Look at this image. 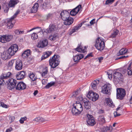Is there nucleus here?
Segmentation results:
<instances>
[{"mask_svg":"<svg viewBox=\"0 0 132 132\" xmlns=\"http://www.w3.org/2000/svg\"><path fill=\"white\" fill-rule=\"evenodd\" d=\"M83 110V108L81 104L79 102H76L73 104L72 109V112L73 115L77 116L80 114Z\"/></svg>","mask_w":132,"mask_h":132,"instance_id":"1","label":"nucleus"},{"mask_svg":"<svg viewBox=\"0 0 132 132\" xmlns=\"http://www.w3.org/2000/svg\"><path fill=\"white\" fill-rule=\"evenodd\" d=\"M60 57L59 55H54L50 59L49 62L51 68L54 69L59 65L60 62Z\"/></svg>","mask_w":132,"mask_h":132,"instance_id":"2","label":"nucleus"},{"mask_svg":"<svg viewBox=\"0 0 132 132\" xmlns=\"http://www.w3.org/2000/svg\"><path fill=\"white\" fill-rule=\"evenodd\" d=\"M103 39L98 37L96 40L95 46L98 50L101 51L103 50L105 47V43Z\"/></svg>","mask_w":132,"mask_h":132,"instance_id":"3","label":"nucleus"},{"mask_svg":"<svg viewBox=\"0 0 132 132\" xmlns=\"http://www.w3.org/2000/svg\"><path fill=\"white\" fill-rule=\"evenodd\" d=\"M126 95V91L125 89L119 88L117 89L116 96L117 99L122 100Z\"/></svg>","mask_w":132,"mask_h":132,"instance_id":"4","label":"nucleus"},{"mask_svg":"<svg viewBox=\"0 0 132 132\" xmlns=\"http://www.w3.org/2000/svg\"><path fill=\"white\" fill-rule=\"evenodd\" d=\"M12 74L10 72H8L6 73H3L0 76V86L1 85H3L5 83L4 79H6L10 77Z\"/></svg>","mask_w":132,"mask_h":132,"instance_id":"5","label":"nucleus"},{"mask_svg":"<svg viewBox=\"0 0 132 132\" xmlns=\"http://www.w3.org/2000/svg\"><path fill=\"white\" fill-rule=\"evenodd\" d=\"M9 83L7 84V88L8 89L12 90L14 88H16L17 84L16 80L13 78L9 79L8 80Z\"/></svg>","mask_w":132,"mask_h":132,"instance_id":"6","label":"nucleus"},{"mask_svg":"<svg viewBox=\"0 0 132 132\" xmlns=\"http://www.w3.org/2000/svg\"><path fill=\"white\" fill-rule=\"evenodd\" d=\"M12 36L10 35H0V42L6 43L9 42L12 39Z\"/></svg>","mask_w":132,"mask_h":132,"instance_id":"7","label":"nucleus"},{"mask_svg":"<svg viewBox=\"0 0 132 132\" xmlns=\"http://www.w3.org/2000/svg\"><path fill=\"white\" fill-rule=\"evenodd\" d=\"M87 97L89 100L93 101H95L97 100L99 97L98 95L92 91H90L87 95Z\"/></svg>","mask_w":132,"mask_h":132,"instance_id":"8","label":"nucleus"},{"mask_svg":"<svg viewBox=\"0 0 132 132\" xmlns=\"http://www.w3.org/2000/svg\"><path fill=\"white\" fill-rule=\"evenodd\" d=\"M111 88V87L110 84H105L102 87L101 92L106 94H109L110 93Z\"/></svg>","mask_w":132,"mask_h":132,"instance_id":"9","label":"nucleus"},{"mask_svg":"<svg viewBox=\"0 0 132 132\" xmlns=\"http://www.w3.org/2000/svg\"><path fill=\"white\" fill-rule=\"evenodd\" d=\"M87 124L90 126H93L96 123L95 121L94 117L92 115L87 114Z\"/></svg>","mask_w":132,"mask_h":132,"instance_id":"10","label":"nucleus"},{"mask_svg":"<svg viewBox=\"0 0 132 132\" xmlns=\"http://www.w3.org/2000/svg\"><path fill=\"white\" fill-rule=\"evenodd\" d=\"M57 28L55 25L53 24H50L48 27L44 31L47 33H51L56 31Z\"/></svg>","mask_w":132,"mask_h":132,"instance_id":"11","label":"nucleus"},{"mask_svg":"<svg viewBox=\"0 0 132 132\" xmlns=\"http://www.w3.org/2000/svg\"><path fill=\"white\" fill-rule=\"evenodd\" d=\"M43 0H38L37 3H36L33 6L32 8H38V7L40 6V7H42L44 8L46 7V3H44L43 4Z\"/></svg>","mask_w":132,"mask_h":132,"instance_id":"12","label":"nucleus"},{"mask_svg":"<svg viewBox=\"0 0 132 132\" xmlns=\"http://www.w3.org/2000/svg\"><path fill=\"white\" fill-rule=\"evenodd\" d=\"M62 19L63 20H65L70 16V13L66 10H64L60 13Z\"/></svg>","mask_w":132,"mask_h":132,"instance_id":"13","label":"nucleus"},{"mask_svg":"<svg viewBox=\"0 0 132 132\" xmlns=\"http://www.w3.org/2000/svg\"><path fill=\"white\" fill-rule=\"evenodd\" d=\"M127 72V74L129 75H132V62H130L128 64V67L127 68V70H123L122 71V73L125 74Z\"/></svg>","mask_w":132,"mask_h":132,"instance_id":"14","label":"nucleus"},{"mask_svg":"<svg viewBox=\"0 0 132 132\" xmlns=\"http://www.w3.org/2000/svg\"><path fill=\"white\" fill-rule=\"evenodd\" d=\"M26 85L23 82H21L18 83L16 87V89L17 90H21L26 88Z\"/></svg>","mask_w":132,"mask_h":132,"instance_id":"15","label":"nucleus"},{"mask_svg":"<svg viewBox=\"0 0 132 132\" xmlns=\"http://www.w3.org/2000/svg\"><path fill=\"white\" fill-rule=\"evenodd\" d=\"M48 44V42L46 39L40 40L38 43L37 47L42 48L46 46Z\"/></svg>","mask_w":132,"mask_h":132,"instance_id":"16","label":"nucleus"},{"mask_svg":"<svg viewBox=\"0 0 132 132\" xmlns=\"http://www.w3.org/2000/svg\"><path fill=\"white\" fill-rule=\"evenodd\" d=\"M84 55L83 54H78L76 55L73 56L74 61L75 62H79V60L84 57Z\"/></svg>","mask_w":132,"mask_h":132,"instance_id":"17","label":"nucleus"},{"mask_svg":"<svg viewBox=\"0 0 132 132\" xmlns=\"http://www.w3.org/2000/svg\"><path fill=\"white\" fill-rule=\"evenodd\" d=\"M15 68L19 70L22 69L23 65L22 62L21 60H17L16 61Z\"/></svg>","mask_w":132,"mask_h":132,"instance_id":"18","label":"nucleus"},{"mask_svg":"<svg viewBox=\"0 0 132 132\" xmlns=\"http://www.w3.org/2000/svg\"><path fill=\"white\" fill-rule=\"evenodd\" d=\"M2 58L4 60L10 59L11 57L7 52L4 51L1 55Z\"/></svg>","mask_w":132,"mask_h":132,"instance_id":"19","label":"nucleus"},{"mask_svg":"<svg viewBox=\"0 0 132 132\" xmlns=\"http://www.w3.org/2000/svg\"><path fill=\"white\" fill-rule=\"evenodd\" d=\"M25 73L24 71H21L18 72L16 75V78L18 80H21L25 78Z\"/></svg>","mask_w":132,"mask_h":132,"instance_id":"20","label":"nucleus"},{"mask_svg":"<svg viewBox=\"0 0 132 132\" xmlns=\"http://www.w3.org/2000/svg\"><path fill=\"white\" fill-rule=\"evenodd\" d=\"M14 19H11V18L10 19H6V24L7 26V28L9 29H11L13 27V24L12 23V21Z\"/></svg>","mask_w":132,"mask_h":132,"instance_id":"21","label":"nucleus"},{"mask_svg":"<svg viewBox=\"0 0 132 132\" xmlns=\"http://www.w3.org/2000/svg\"><path fill=\"white\" fill-rule=\"evenodd\" d=\"M83 102L84 103V106L86 109H88L90 108L91 106L90 102L87 100L86 98H84Z\"/></svg>","mask_w":132,"mask_h":132,"instance_id":"22","label":"nucleus"},{"mask_svg":"<svg viewBox=\"0 0 132 132\" xmlns=\"http://www.w3.org/2000/svg\"><path fill=\"white\" fill-rule=\"evenodd\" d=\"M73 19L70 16L69 17L67 20H64L65 21L64 24L66 25H70L73 22Z\"/></svg>","mask_w":132,"mask_h":132,"instance_id":"23","label":"nucleus"},{"mask_svg":"<svg viewBox=\"0 0 132 132\" xmlns=\"http://www.w3.org/2000/svg\"><path fill=\"white\" fill-rule=\"evenodd\" d=\"M30 50H27L25 51L22 53V56L24 58L28 57L30 55Z\"/></svg>","mask_w":132,"mask_h":132,"instance_id":"24","label":"nucleus"},{"mask_svg":"<svg viewBox=\"0 0 132 132\" xmlns=\"http://www.w3.org/2000/svg\"><path fill=\"white\" fill-rule=\"evenodd\" d=\"M18 0H11L9 4V6L10 7H14L15 5L18 2Z\"/></svg>","mask_w":132,"mask_h":132,"instance_id":"25","label":"nucleus"},{"mask_svg":"<svg viewBox=\"0 0 132 132\" xmlns=\"http://www.w3.org/2000/svg\"><path fill=\"white\" fill-rule=\"evenodd\" d=\"M99 80H95L91 83V86L92 88L93 89H96L97 88V85L99 82Z\"/></svg>","mask_w":132,"mask_h":132,"instance_id":"26","label":"nucleus"},{"mask_svg":"<svg viewBox=\"0 0 132 132\" xmlns=\"http://www.w3.org/2000/svg\"><path fill=\"white\" fill-rule=\"evenodd\" d=\"M113 77L115 78L120 80L122 77V75L120 72H115L114 73Z\"/></svg>","mask_w":132,"mask_h":132,"instance_id":"27","label":"nucleus"},{"mask_svg":"<svg viewBox=\"0 0 132 132\" xmlns=\"http://www.w3.org/2000/svg\"><path fill=\"white\" fill-rule=\"evenodd\" d=\"M75 50L78 52L81 53H84L86 52V50L83 48L82 46L79 45L75 49Z\"/></svg>","mask_w":132,"mask_h":132,"instance_id":"28","label":"nucleus"},{"mask_svg":"<svg viewBox=\"0 0 132 132\" xmlns=\"http://www.w3.org/2000/svg\"><path fill=\"white\" fill-rule=\"evenodd\" d=\"M52 53V52L49 51L44 52L42 56V60L48 57Z\"/></svg>","mask_w":132,"mask_h":132,"instance_id":"29","label":"nucleus"},{"mask_svg":"<svg viewBox=\"0 0 132 132\" xmlns=\"http://www.w3.org/2000/svg\"><path fill=\"white\" fill-rule=\"evenodd\" d=\"M111 127L106 126L103 127L101 129L102 132H110L111 130Z\"/></svg>","mask_w":132,"mask_h":132,"instance_id":"30","label":"nucleus"},{"mask_svg":"<svg viewBox=\"0 0 132 132\" xmlns=\"http://www.w3.org/2000/svg\"><path fill=\"white\" fill-rule=\"evenodd\" d=\"M81 9H73L71 11H70V14L71 15L74 16L76 15L80 11Z\"/></svg>","mask_w":132,"mask_h":132,"instance_id":"31","label":"nucleus"},{"mask_svg":"<svg viewBox=\"0 0 132 132\" xmlns=\"http://www.w3.org/2000/svg\"><path fill=\"white\" fill-rule=\"evenodd\" d=\"M127 49L126 50V48H123L120 50L117 53V55L118 56L121 55H123L127 53Z\"/></svg>","mask_w":132,"mask_h":132,"instance_id":"32","label":"nucleus"},{"mask_svg":"<svg viewBox=\"0 0 132 132\" xmlns=\"http://www.w3.org/2000/svg\"><path fill=\"white\" fill-rule=\"evenodd\" d=\"M57 33L52 34L49 36L48 39L51 41L55 40L57 38Z\"/></svg>","mask_w":132,"mask_h":132,"instance_id":"33","label":"nucleus"},{"mask_svg":"<svg viewBox=\"0 0 132 132\" xmlns=\"http://www.w3.org/2000/svg\"><path fill=\"white\" fill-rule=\"evenodd\" d=\"M105 101L108 105L110 106L113 107L114 105L113 103L112 100L109 98H107L105 99Z\"/></svg>","mask_w":132,"mask_h":132,"instance_id":"34","label":"nucleus"},{"mask_svg":"<svg viewBox=\"0 0 132 132\" xmlns=\"http://www.w3.org/2000/svg\"><path fill=\"white\" fill-rule=\"evenodd\" d=\"M28 76L33 81H35L37 79V77L32 72H30L29 73Z\"/></svg>","mask_w":132,"mask_h":132,"instance_id":"35","label":"nucleus"},{"mask_svg":"<svg viewBox=\"0 0 132 132\" xmlns=\"http://www.w3.org/2000/svg\"><path fill=\"white\" fill-rule=\"evenodd\" d=\"M34 121L37 122H43L46 121V120L43 118L39 117L35 119H34Z\"/></svg>","mask_w":132,"mask_h":132,"instance_id":"36","label":"nucleus"},{"mask_svg":"<svg viewBox=\"0 0 132 132\" xmlns=\"http://www.w3.org/2000/svg\"><path fill=\"white\" fill-rule=\"evenodd\" d=\"M119 31L117 29H114L113 31V32L111 34L110 36V37L111 38H114L116 36L118 35Z\"/></svg>","mask_w":132,"mask_h":132,"instance_id":"37","label":"nucleus"},{"mask_svg":"<svg viewBox=\"0 0 132 132\" xmlns=\"http://www.w3.org/2000/svg\"><path fill=\"white\" fill-rule=\"evenodd\" d=\"M122 109V108L120 106H119L118 108L116 109V111L114 113V117H116L118 116H120L121 115V114L119 113V110L120 109Z\"/></svg>","mask_w":132,"mask_h":132,"instance_id":"38","label":"nucleus"},{"mask_svg":"<svg viewBox=\"0 0 132 132\" xmlns=\"http://www.w3.org/2000/svg\"><path fill=\"white\" fill-rule=\"evenodd\" d=\"M10 47L11 48V49L15 51L16 52H17L18 49V45L15 44L12 45Z\"/></svg>","mask_w":132,"mask_h":132,"instance_id":"39","label":"nucleus"},{"mask_svg":"<svg viewBox=\"0 0 132 132\" xmlns=\"http://www.w3.org/2000/svg\"><path fill=\"white\" fill-rule=\"evenodd\" d=\"M7 52L11 57L14 55L16 53L15 51L11 49L10 47H9L8 50Z\"/></svg>","mask_w":132,"mask_h":132,"instance_id":"40","label":"nucleus"},{"mask_svg":"<svg viewBox=\"0 0 132 132\" xmlns=\"http://www.w3.org/2000/svg\"><path fill=\"white\" fill-rule=\"evenodd\" d=\"M98 120L99 121L101 122L102 123L105 122V120L103 116H100L98 118Z\"/></svg>","mask_w":132,"mask_h":132,"instance_id":"41","label":"nucleus"},{"mask_svg":"<svg viewBox=\"0 0 132 132\" xmlns=\"http://www.w3.org/2000/svg\"><path fill=\"white\" fill-rule=\"evenodd\" d=\"M55 83L54 82H51L50 83H48L46 86L45 88L46 89H48L52 86L54 85Z\"/></svg>","mask_w":132,"mask_h":132,"instance_id":"42","label":"nucleus"},{"mask_svg":"<svg viewBox=\"0 0 132 132\" xmlns=\"http://www.w3.org/2000/svg\"><path fill=\"white\" fill-rule=\"evenodd\" d=\"M37 28H39V31L38 33H41L42 34H43L44 32H43V30H42L41 29V28L40 27H36L32 29H30V31H32L34 29H37Z\"/></svg>","mask_w":132,"mask_h":132,"instance_id":"43","label":"nucleus"},{"mask_svg":"<svg viewBox=\"0 0 132 132\" xmlns=\"http://www.w3.org/2000/svg\"><path fill=\"white\" fill-rule=\"evenodd\" d=\"M20 11L19 9H18L16 12L14 13V14L11 17V19H14L16 17L17 15L19 13Z\"/></svg>","mask_w":132,"mask_h":132,"instance_id":"44","label":"nucleus"},{"mask_svg":"<svg viewBox=\"0 0 132 132\" xmlns=\"http://www.w3.org/2000/svg\"><path fill=\"white\" fill-rule=\"evenodd\" d=\"M31 37L32 39L35 40L38 38V35L35 33H33Z\"/></svg>","mask_w":132,"mask_h":132,"instance_id":"45","label":"nucleus"},{"mask_svg":"<svg viewBox=\"0 0 132 132\" xmlns=\"http://www.w3.org/2000/svg\"><path fill=\"white\" fill-rule=\"evenodd\" d=\"M48 71L47 68L46 67L43 70V72L42 74V76L43 77L45 76L46 74H47Z\"/></svg>","mask_w":132,"mask_h":132,"instance_id":"46","label":"nucleus"},{"mask_svg":"<svg viewBox=\"0 0 132 132\" xmlns=\"http://www.w3.org/2000/svg\"><path fill=\"white\" fill-rule=\"evenodd\" d=\"M14 31L15 33L18 35L23 34L24 33L23 31H19V30L18 29L15 30Z\"/></svg>","mask_w":132,"mask_h":132,"instance_id":"47","label":"nucleus"},{"mask_svg":"<svg viewBox=\"0 0 132 132\" xmlns=\"http://www.w3.org/2000/svg\"><path fill=\"white\" fill-rule=\"evenodd\" d=\"M78 91H75L72 93V95L71 96L73 97H76L78 95Z\"/></svg>","mask_w":132,"mask_h":132,"instance_id":"48","label":"nucleus"},{"mask_svg":"<svg viewBox=\"0 0 132 132\" xmlns=\"http://www.w3.org/2000/svg\"><path fill=\"white\" fill-rule=\"evenodd\" d=\"M114 1V0H106L105 4L106 5L111 4Z\"/></svg>","mask_w":132,"mask_h":132,"instance_id":"49","label":"nucleus"},{"mask_svg":"<svg viewBox=\"0 0 132 132\" xmlns=\"http://www.w3.org/2000/svg\"><path fill=\"white\" fill-rule=\"evenodd\" d=\"M79 29V27L76 26L74 27L73 29L71 32V34H72L73 32H75L76 31L78 30Z\"/></svg>","mask_w":132,"mask_h":132,"instance_id":"50","label":"nucleus"},{"mask_svg":"<svg viewBox=\"0 0 132 132\" xmlns=\"http://www.w3.org/2000/svg\"><path fill=\"white\" fill-rule=\"evenodd\" d=\"M15 60H12L10 61L8 64L9 66L10 67L12 66Z\"/></svg>","mask_w":132,"mask_h":132,"instance_id":"51","label":"nucleus"},{"mask_svg":"<svg viewBox=\"0 0 132 132\" xmlns=\"http://www.w3.org/2000/svg\"><path fill=\"white\" fill-rule=\"evenodd\" d=\"M52 17V14L49 13L47 15L46 19L48 20L49 19H51Z\"/></svg>","mask_w":132,"mask_h":132,"instance_id":"52","label":"nucleus"},{"mask_svg":"<svg viewBox=\"0 0 132 132\" xmlns=\"http://www.w3.org/2000/svg\"><path fill=\"white\" fill-rule=\"evenodd\" d=\"M0 106H2L3 108H7V106L4 103L0 102Z\"/></svg>","mask_w":132,"mask_h":132,"instance_id":"53","label":"nucleus"},{"mask_svg":"<svg viewBox=\"0 0 132 132\" xmlns=\"http://www.w3.org/2000/svg\"><path fill=\"white\" fill-rule=\"evenodd\" d=\"M37 9H30V13H36L37 11Z\"/></svg>","mask_w":132,"mask_h":132,"instance_id":"54","label":"nucleus"},{"mask_svg":"<svg viewBox=\"0 0 132 132\" xmlns=\"http://www.w3.org/2000/svg\"><path fill=\"white\" fill-rule=\"evenodd\" d=\"M95 19H94L91 20L90 22V23L91 25H92L94 23L95 21Z\"/></svg>","mask_w":132,"mask_h":132,"instance_id":"55","label":"nucleus"},{"mask_svg":"<svg viewBox=\"0 0 132 132\" xmlns=\"http://www.w3.org/2000/svg\"><path fill=\"white\" fill-rule=\"evenodd\" d=\"M104 113V111L102 109L99 110L98 111V113L99 114L103 113Z\"/></svg>","mask_w":132,"mask_h":132,"instance_id":"56","label":"nucleus"},{"mask_svg":"<svg viewBox=\"0 0 132 132\" xmlns=\"http://www.w3.org/2000/svg\"><path fill=\"white\" fill-rule=\"evenodd\" d=\"M12 130L11 127H10L9 128L7 129L6 130V132H10Z\"/></svg>","mask_w":132,"mask_h":132,"instance_id":"57","label":"nucleus"},{"mask_svg":"<svg viewBox=\"0 0 132 132\" xmlns=\"http://www.w3.org/2000/svg\"><path fill=\"white\" fill-rule=\"evenodd\" d=\"M108 78L110 79H111L112 77V75L110 74H108Z\"/></svg>","mask_w":132,"mask_h":132,"instance_id":"58","label":"nucleus"},{"mask_svg":"<svg viewBox=\"0 0 132 132\" xmlns=\"http://www.w3.org/2000/svg\"><path fill=\"white\" fill-rule=\"evenodd\" d=\"M82 7L81 5H79L77 7H75V8H81L82 7Z\"/></svg>","mask_w":132,"mask_h":132,"instance_id":"59","label":"nucleus"},{"mask_svg":"<svg viewBox=\"0 0 132 132\" xmlns=\"http://www.w3.org/2000/svg\"><path fill=\"white\" fill-rule=\"evenodd\" d=\"M38 93V91L37 90H35L34 93V96L36 95Z\"/></svg>","mask_w":132,"mask_h":132,"instance_id":"60","label":"nucleus"},{"mask_svg":"<svg viewBox=\"0 0 132 132\" xmlns=\"http://www.w3.org/2000/svg\"><path fill=\"white\" fill-rule=\"evenodd\" d=\"M24 121H23V120L21 118L20 119V122L21 123H24Z\"/></svg>","mask_w":132,"mask_h":132,"instance_id":"61","label":"nucleus"},{"mask_svg":"<svg viewBox=\"0 0 132 132\" xmlns=\"http://www.w3.org/2000/svg\"><path fill=\"white\" fill-rule=\"evenodd\" d=\"M103 57H100L98 58V59L99 60V61L100 62L101 61L103 60Z\"/></svg>","mask_w":132,"mask_h":132,"instance_id":"62","label":"nucleus"},{"mask_svg":"<svg viewBox=\"0 0 132 132\" xmlns=\"http://www.w3.org/2000/svg\"><path fill=\"white\" fill-rule=\"evenodd\" d=\"M42 83L43 84L45 85L46 83V81L45 80L43 79L42 80Z\"/></svg>","mask_w":132,"mask_h":132,"instance_id":"63","label":"nucleus"},{"mask_svg":"<svg viewBox=\"0 0 132 132\" xmlns=\"http://www.w3.org/2000/svg\"><path fill=\"white\" fill-rule=\"evenodd\" d=\"M92 53H89V54H88L87 55L88 56V57H92L93 56L92 55Z\"/></svg>","mask_w":132,"mask_h":132,"instance_id":"64","label":"nucleus"}]
</instances>
